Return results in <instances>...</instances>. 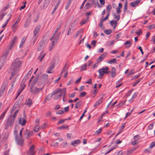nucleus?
<instances>
[{
    "instance_id": "obj_1",
    "label": "nucleus",
    "mask_w": 155,
    "mask_h": 155,
    "mask_svg": "<svg viewBox=\"0 0 155 155\" xmlns=\"http://www.w3.org/2000/svg\"><path fill=\"white\" fill-rule=\"evenodd\" d=\"M21 64V61L19 60L18 58H16L14 61L10 68L11 76L10 79H11L15 74L18 72Z\"/></svg>"
},
{
    "instance_id": "obj_2",
    "label": "nucleus",
    "mask_w": 155,
    "mask_h": 155,
    "mask_svg": "<svg viewBox=\"0 0 155 155\" xmlns=\"http://www.w3.org/2000/svg\"><path fill=\"white\" fill-rule=\"evenodd\" d=\"M15 121V120L12 118V115H10L6 121L5 124V129H8L9 127H12L14 124Z\"/></svg>"
},
{
    "instance_id": "obj_3",
    "label": "nucleus",
    "mask_w": 155,
    "mask_h": 155,
    "mask_svg": "<svg viewBox=\"0 0 155 155\" xmlns=\"http://www.w3.org/2000/svg\"><path fill=\"white\" fill-rule=\"evenodd\" d=\"M109 68L108 67H106L105 68L100 69L98 70V72L100 74L98 77V78H101L104 75V74H108L110 72V71H108Z\"/></svg>"
},
{
    "instance_id": "obj_4",
    "label": "nucleus",
    "mask_w": 155,
    "mask_h": 155,
    "mask_svg": "<svg viewBox=\"0 0 155 155\" xmlns=\"http://www.w3.org/2000/svg\"><path fill=\"white\" fill-rule=\"evenodd\" d=\"M42 89V88H38L33 85H31L29 87V91L32 94L36 95L41 91Z\"/></svg>"
},
{
    "instance_id": "obj_5",
    "label": "nucleus",
    "mask_w": 155,
    "mask_h": 155,
    "mask_svg": "<svg viewBox=\"0 0 155 155\" xmlns=\"http://www.w3.org/2000/svg\"><path fill=\"white\" fill-rule=\"evenodd\" d=\"M25 81H22L20 84V86L21 87L19 88V89L18 91L17 95L16 98L20 95L21 93L23 91L24 89L25 88L26 85L25 84Z\"/></svg>"
},
{
    "instance_id": "obj_6",
    "label": "nucleus",
    "mask_w": 155,
    "mask_h": 155,
    "mask_svg": "<svg viewBox=\"0 0 155 155\" xmlns=\"http://www.w3.org/2000/svg\"><path fill=\"white\" fill-rule=\"evenodd\" d=\"M45 41L43 40L41 41L39 43L37 49L38 51H40L41 49L44 48L45 47Z\"/></svg>"
},
{
    "instance_id": "obj_7",
    "label": "nucleus",
    "mask_w": 155,
    "mask_h": 155,
    "mask_svg": "<svg viewBox=\"0 0 155 155\" xmlns=\"http://www.w3.org/2000/svg\"><path fill=\"white\" fill-rule=\"evenodd\" d=\"M20 21V17H18L15 22L14 23V25L12 26V28L13 29V31L14 32H15L18 26L17 24Z\"/></svg>"
},
{
    "instance_id": "obj_8",
    "label": "nucleus",
    "mask_w": 155,
    "mask_h": 155,
    "mask_svg": "<svg viewBox=\"0 0 155 155\" xmlns=\"http://www.w3.org/2000/svg\"><path fill=\"white\" fill-rule=\"evenodd\" d=\"M26 131L24 134L26 139H28L29 138L30 136H31L33 134V132L31 131H30L28 129L26 130Z\"/></svg>"
},
{
    "instance_id": "obj_9",
    "label": "nucleus",
    "mask_w": 155,
    "mask_h": 155,
    "mask_svg": "<svg viewBox=\"0 0 155 155\" xmlns=\"http://www.w3.org/2000/svg\"><path fill=\"white\" fill-rule=\"evenodd\" d=\"M17 144L20 146H22L23 145L24 140L22 138H20L18 137L15 138Z\"/></svg>"
},
{
    "instance_id": "obj_10",
    "label": "nucleus",
    "mask_w": 155,
    "mask_h": 155,
    "mask_svg": "<svg viewBox=\"0 0 155 155\" xmlns=\"http://www.w3.org/2000/svg\"><path fill=\"white\" fill-rule=\"evenodd\" d=\"M41 28V26L38 25L35 28L33 31L34 37L38 36L37 34L39 33Z\"/></svg>"
},
{
    "instance_id": "obj_11",
    "label": "nucleus",
    "mask_w": 155,
    "mask_h": 155,
    "mask_svg": "<svg viewBox=\"0 0 155 155\" xmlns=\"http://www.w3.org/2000/svg\"><path fill=\"white\" fill-rule=\"evenodd\" d=\"M35 146L34 145H32L28 151V154L29 155H34L35 153L34 150Z\"/></svg>"
},
{
    "instance_id": "obj_12",
    "label": "nucleus",
    "mask_w": 155,
    "mask_h": 155,
    "mask_svg": "<svg viewBox=\"0 0 155 155\" xmlns=\"http://www.w3.org/2000/svg\"><path fill=\"white\" fill-rule=\"evenodd\" d=\"M107 53H104L102 54L98 58L97 60V61L98 62H101L102 61L105 57L107 55Z\"/></svg>"
},
{
    "instance_id": "obj_13",
    "label": "nucleus",
    "mask_w": 155,
    "mask_h": 155,
    "mask_svg": "<svg viewBox=\"0 0 155 155\" xmlns=\"http://www.w3.org/2000/svg\"><path fill=\"white\" fill-rule=\"evenodd\" d=\"M45 54V53L43 51L41 52L40 55L38 58V59L40 61H42Z\"/></svg>"
},
{
    "instance_id": "obj_14",
    "label": "nucleus",
    "mask_w": 155,
    "mask_h": 155,
    "mask_svg": "<svg viewBox=\"0 0 155 155\" xmlns=\"http://www.w3.org/2000/svg\"><path fill=\"white\" fill-rule=\"evenodd\" d=\"M80 143V140H77L73 141L71 143V144L74 147H75Z\"/></svg>"
},
{
    "instance_id": "obj_15",
    "label": "nucleus",
    "mask_w": 155,
    "mask_h": 155,
    "mask_svg": "<svg viewBox=\"0 0 155 155\" xmlns=\"http://www.w3.org/2000/svg\"><path fill=\"white\" fill-rule=\"evenodd\" d=\"M140 2V0H137L135 1L132 2L130 3V5L132 7H134L136 6Z\"/></svg>"
},
{
    "instance_id": "obj_16",
    "label": "nucleus",
    "mask_w": 155,
    "mask_h": 155,
    "mask_svg": "<svg viewBox=\"0 0 155 155\" xmlns=\"http://www.w3.org/2000/svg\"><path fill=\"white\" fill-rule=\"evenodd\" d=\"M55 65L54 64H52L48 68V71H47V73H52L51 71L54 67Z\"/></svg>"
},
{
    "instance_id": "obj_17",
    "label": "nucleus",
    "mask_w": 155,
    "mask_h": 155,
    "mask_svg": "<svg viewBox=\"0 0 155 155\" xmlns=\"http://www.w3.org/2000/svg\"><path fill=\"white\" fill-rule=\"evenodd\" d=\"M32 104V100L30 98H28L26 100L25 104L28 106V107H30Z\"/></svg>"
},
{
    "instance_id": "obj_18",
    "label": "nucleus",
    "mask_w": 155,
    "mask_h": 155,
    "mask_svg": "<svg viewBox=\"0 0 155 155\" xmlns=\"http://www.w3.org/2000/svg\"><path fill=\"white\" fill-rule=\"evenodd\" d=\"M117 21L112 20L110 21V24L111 26H113L114 29H115L117 25Z\"/></svg>"
},
{
    "instance_id": "obj_19",
    "label": "nucleus",
    "mask_w": 155,
    "mask_h": 155,
    "mask_svg": "<svg viewBox=\"0 0 155 155\" xmlns=\"http://www.w3.org/2000/svg\"><path fill=\"white\" fill-rule=\"evenodd\" d=\"M111 72L112 77L113 78L116 75V68L114 67L112 68Z\"/></svg>"
},
{
    "instance_id": "obj_20",
    "label": "nucleus",
    "mask_w": 155,
    "mask_h": 155,
    "mask_svg": "<svg viewBox=\"0 0 155 155\" xmlns=\"http://www.w3.org/2000/svg\"><path fill=\"white\" fill-rule=\"evenodd\" d=\"M19 121L20 124L24 126L25 125L26 121L25 119L23 118H21L19 120Z\"/></svg>"
},
{
    "instance_id": "obj_21",
    "label": "nucleus",
    "mask_w": 155,
    "mask_h": 155,
    "mask_svg": "<svg viewBox=\"0 0 155 155\" xmlns=\"http://www.w3.org/2000/svg\"><path fill=\"white\" fill-rule=\"evenodd\" d=\"M6 87L5 85H3L1 87V90H0V97H1L2 94L5 91V90Z\"/></svg>"
},
{
    "instance_id": "obj_22",
    "label": "nucleus",
    "mask_w": 155,
    "mask_h": 155,
    "mask_svg": "<svg viewBox=\"0 0 155 155\" xmlns=\"http://www.w3.org/2000/svg\"><path fill=\"white\" fill-rule=\"evenodd\" d=\"M103 97H101L98 101H97L94 105V107H96L97 106H98L102 102Z\"/></svg>"
},
{
    "instance_id": "obj_23",
    "label": "nucleus",
    "mask_w": 155,
    "mask_h": 155,
    "mask_svg": "<svg viewBox=\"0 0 155 155\" xmlns=\"http://www.w3.org/2000/svg\"><path fill=\"white\" fill-rule=\"evenodd\" d=\"M51 0H45L43 6L44 8L47 7L49 5Z\"/></svg>"
},
{
    "instance_id": "obj_24",
    "label": "nucleus",
    "mask_w": 155,
    "mask_h": 155,
    "mask_svg": "<svg viewBox=\"0 0 155 155\" xmlns=\"http://www.w3.org/2000/svg\"><path fill=\"white\" fill-rule=\"evenodd\" d=\"M127 4H128V2L127 0H126L125 1V3L124 5V13L126 12V11L127 10Z\"/></svg>"
},
{
    "instance_id": "obj_25",
    "label": "nucleus",
    "mask_w": 155,
    "mask_h": 155,
    "mask_svg": "<svg viewBox=\"0 0 155 155\" xmlns=\"http://www.w3.org/2000/svg\"><path fill=\"white\" fill-rule=\"evenodd\" d=\"M132 42L130 41H127L124 44L126 45V48H129L131 45Z\"/></svg>"
},
{
    "instance_id": "obj_26",
    "label": "nucleus",
    "mask_w": 155,
    "mask_h": 155,
    "mask_svg": "<svg viewBox=\"0 0 155 155\" xmlns=\"http://www.w3.org/2000/svg\"><path fill=\"white\" fill-rule=\"evenodd\" d=\"M26 39V38L25 37H23V38H22V39L21 42L20 43V46H19V47L20 48H21L23 46L24 43H25V41Z\"/></svg>"
},
{
    "instance_id": "obj_27",
    "label": "nucleus",
    "mask_w": 155,
    "mask_h": 155,
    "mask_svg": "<svg viewBox=\"0 0 155 155\" xmlns=\"http://www.w3.org/2000/svg\"><path fill=\"white\" fill-rule=\"evenodd\" d=\"M61 88H58L55 91H54L52 94V95L53 96L54 95H55L56 94H58V93L59 92H61Z\"/></svg>"
},
{
    "instance_id": "obj_28",
    "label": "nucleus",
    "mask_w": 155,
    "mask_h": 155,
    "mask_svg": "<svg viewBox=\"0 0 155 155\" xmlns=\"http://www.w3.org/2000/svg\"><path fill=\"white\" fill-rule=\"evenodd\" d=\"M112 7L111 5L109 4L106 7V10L108 13H109Z\"/></svg>"
},
{
    "instance_id": "obj_29",
    "label": "nucleus",
    "mask_w": 155,
    "mask_h": 155,
    "mask_svg": "<svg viewBox=\"0 0 155 155\" xmlns=\"http://www.w3.org/2000/svg\"><path fill=\"white\" fill-rule=\"evenodd\" d=\"M52 96H53L52 95V94H51L50 96V94L48 95L45 98V100H44V102H45L47 101H49L50 100H51Z\"/></svg>"
},
{
    "instance_id": "obj_30",
    "label": "nucleus",
    "mask_w": 155,
    "mask_h": 155,
    "mask_svg": "<svg viewBox=\"0 0 155 155\" xmlns=\"http://www.w3.org/2000/svg\"><path fill=\"white\" fill-rule=\"evenodd\" d=\"M71 2V0H69L67 1L65 6V9L66 10H67L68 9V8L70 6Z\"/></svg>"
},
{
    "instance_id": "obj_31",
    "label": "nucleus",
    "mask_w": 155,
    "mask_h": 155,
    "mask_svg": "<svg viewBox=\"0 0 155 155\" xmlns=\"http://www.w3.org/2000/svg\"><path fill=\"white\" fill-rule=\"evenodd\" d=\"M81 104V101H78L76 104L75 107L76 109H77L80 107Z\"/></svg>"
},
{
    "instance_id": "obj_32",
    "label": "nucleus",
    "mask_w": 155,
    "mask_h": 155,
    "mask_svg": "<svg viewBox=\"0 0 155 155\" xmlns=\"http://www.w3.org/2000/svg\"><path fill=\"white\" fill-rule=\"evenodd\" d=\"M67 128L68 130V127L66 125H64L62 126H61L59 127L58 128V129H66Z\"/></svg>"
},
{
    "instance_id": "obj_33",
    "label": "nucleus",
    "mask_w": 155,
    "mask_h": 155,
    "mask_svg": "<svg viewBox=\"0 0 155 155\" xmlns=\"http://www.w3.org/2000/svg\"><path fill=\"white\" fill-rule=\"evenodd\" d=\"M61 32H59L57 35L55 37L54 39V41H55V43H56L58 41V39L59 38V37L60 35Z\"/></svg>"
},
{
    "instance_id": "obj_34",
    "label": "nucleus",
    "mask_w": 155,
    "mask_h": 155,
    "mask_svg": "<svg viewBox=\"0 0 155 155\" xmlns=\"http://www.w3.org/2000/svg\"><path fill=\"white\" fill-rule=\"evenodd\" d=\"M87 64H84L83 65L81 66V71H83L84 70H86V67Z\"/></svg>"
},
{
    "instance_id": "obj_35",
    "label": "nucleus",
    "mask_w": 155,
    "mask_h": 155,
    "mask_svg": "<svg viewBox=\"0 0 155 155\" xmlns=\"http://www.w3.org/2000/svg\"><path fill=\"white\" fill-rule=\"evenodd\" d=\"M152 150V149L149 147H148V148H147L145 149L144 150V152H145L146 153H150L151 152V151Z\"/></svg>"
},
{
    "instance_id": "obj_36",
    "label": "nucleus",
    "mask_w": 155,
    "mask_h": 155,
    "mask_svg": "<svg viewBox=\"0 0 155 155\" xmlns=\"http://www.w3.org/2000/svg\"><path fill=\"white\" fill-rule=\"evenodd\" d=\"M117 62V59L114 58L111 59L110 61H108V63L111 64L112 63H115Z\"/></svg>"
},
{
    "instance_id": "obj_37",
    "label": "nucleus",
    "mask_w": 155,
    "mask_h": 155,
    "mask_svg": "<svg viewBox=\"0 0 155 155\" xmlns=\"http://www.w3.org/2000/svg\"><path fill=\"white\" fill-rule=\"evenodd\" d=\"M41 126H40L37 125L35 127L34 129V130L35 132H38Z\"/></svg>"
},
{
    "instance_id": "obj_38",
    "label": "nucleus",
    "mask_w": 155,
    "mask_h": 155,
    "mask_svg": "<svg viewBox=\"0 0 155 155\" xmlns=\"http://www.w3.org/2000/svg\"><path fill=\"white\" fill-rule=\"evenodd\" d=\"M141 137L139 135H137L135 136L134 137V139L135 140L137 141V140H140Z\"/></svg>"
},
{
    "instance_id": "obj_39",
    "label": "nucleus",
    "mask_w": 155,
    "mask_h": 155,
    "mask_svg": "<svg viewBox=\"0 0 155 155\" xmlns=\"http://www.w3.org/2000/svg\"><path fill=\"white\" fill-rule=\"evenodd\" d=\"M113 15L114 16V18L117 20V21H119L120 18V15L119 14H118V15H117L116 13H115Z\"/></svg>"
},
{
    "instance_id": "obj_40",
    "label": "nucleus",
    "mask_w": 155,
    "mask_h": 155,
    "mask_svg": "<svg viewBox=\"0 0 155 155\" xmlns=\"http://www.w3.org/2000/svg\"><path fill=\"white\" fill-rule=\"evenodd\" d=\"M30 23V21L28 19H27L26 20L25 22V25H24V27L25 28H26L28 27V25H29Z\"/></svg>"
},
{
    "instance_id": "obj_41",
    "label": "nucleus",
    "mask_w": 155,
    "mask_h": 155,
    "mask_svg": "<svg viewBox=\"0 0 155 155\" xmlns=\"http://www.w3.org/2000/svg\"><path fill=\"white\" fill-rule=\"evenodd\" d=\"M18 106V103H17V102H16L15 104L14 105V106L12 108V110L11 111V113H12L13 111H14L16 108L17 107V106Z\"/></svg>"
},
{
    "instance_id": "obj_42",
    "label": "nucleus",
    "mask_w": 155,
    "mask_h": 155,
    "mask_svg": "<svg viewBox=\"0 0 155 155\" xmlns=\"http://www.w3.org/2000/svg\"><path fill=\"white\" fill-rule=\"evenodd\" d=\"M54 2H57V4L55 7L58 8L61 3V0H54Z\"/></svg>"
},
{
    "instance_id": "obj_43",
    "label": "nucleus",
    "mask_w": 155,
    "mask_h": 155,
    "mask_svg": "<svg viewBox=\"0 0 155 155\" xmlns=\"http://www.w3.org/2000/svg\"><path fill=\"white\" fill-rule=\"evenodd\" d=\"M24 129V128H22L20 130V132H19V136H18L19 138H22V133Z\"/></svg>"
},
{
    "instance_id": "obj_44",
    "label": "nucleus",
    "mask_w": 155,
    "mask_h": 155,
    "mask_svg": "<svg viewBox=\"0 0 155 155\" xmlns=\"http://www.w3.org/2000/svg\"><path fill=\"white\" fill-rule=\"evenodd\" d=\"M19 111V110H16L14 114L13 117L12 116V118H14V120H15V119L16 117V115Z\"/></svg>"
},
{
    "instance_id": "obj_45",
    "label": "nucleus",
    "mask_w": 155,
    "mask_h": 155,
    "mask_svg": "<svg viewBox=\"0 0 155 155\" xmlns=\"http://www.w3.org/2000/svg\"><path fill=\"white\" fill-rule=\"evenodd\" d=\"M92 5V4H90L89 3H86L85 4V7H86V9H87L90 8H91Z\"/></svg>"
},
{
    "instance_id": "obj_46",
    "label": "nucleus",
    "mask_w": 155,
    "mask_h": 155,
    "mask_svg": "<svg viewBox=\"0 0 155 155\" xmlns=\"http://www.w3.org/2000/svg\"><path fill=\"white\" fill-rule=\"evenodd\" d=\"M29 76H30L28 75V74H26L22 81L25 82L29 78Z\"/></svg>"
},
{
    "instance_id": "obj_47",
    "label": "nucleus",
    "mask_w": 155,
    "mask_h": 155,
    "mask_svg": "<svg viewBox=\"0 0 155 155\" xmlns=\"http://www.w3.org/2000/svg\"><path fill=\"white\" fill-rule=\"evenodd\" d=\"M61 92L60 93V94L62 95V96L64 94H65L66 93V88H64L62 89H61Z\"/></svg>"
},
{
    "instance_id": "obj_48",
    "label": "nucleus",
    "mask_w": 155,
    "mask_h": 155,
    "mask_svg": "<svg viewBox=\"0 0 155 155\" xmlns=\"http://www.w3.org/2000/svg\"><path fill=\"white\" fill-rule=\"evenodd\" d=\"M9 53V52L8 51H7L4 52L3 54V56L6 58L8 55Z\"/></svg>"
},
{
    "instance_id": "obj_49",
    "label": "nucleus",
    "mask_w": 155,
    "mask_h": 155,
    "mask_svg": "<svg viewBox=\"0 0 155 155\" xmlns=\"http://www.w3.org/2000/svg\"><path fill=\"white\" fill-rule=\"evenodd\" d=\"M38 78H35V79L33 82L32 83L31 85H33V86H34V85L37 82V81H38Z\"/></svg>"
},
{
    "instance_id": "obj_50",
    "label": "nucleus",
    "mask_w": 155,
    "mask_h": 155,
    "mask_svg": "<svg viewBox=\"0 0 155 155\" xmlns=\"http://www.w3.org/2000/svg\"><path fill=\"white\" fill-rule=\"evenodd\" d=\"M142 79L141 78H139L138 79H137V81L135 82L134 84L133 85V86H135Z\"/></svg>"
},
{
    "instance_id": "obj_51",
    "label": "nucleus",
    "mask_w": 155,
    "mask_h": 155,
    "mask_svg": "<svg viewBox=\"0 0 155 155\" xmlns=\"http://www.w3.org/2000/svg\"><path fill=\"white\" fill-rule=\"evenodd\" d=\"M104 32L105 34L108 35L111 33V31L110 30H106Z\"/></svg>"
},
{
    "instance_id": "obj_52",
    "label": "nucleus",
    "mask_w": 155,
    "mask_h": 155,
    "mask_svg": "<svg viewBox=\"0 0 155 155\" xmlns=\"http://www.w3.org/2000/svg\"><path fill=\"white\" fill-rule=\"evenodd\" d=\"M87 94V93L85 92H81L80 94V97H83L85 96Z\"/></svg>"
},
{
    "instance_id": "obj_53",
    "label": "nucleus",
    "mask_w": 155,
    "mask_h": 155,
    "mask_svg": "<svg viewBox=\"0 0 155 155\" xmlns=\"http://www.w3.org/2000/svg\"><path fill=\"white\" fill-rule=\"evenodd\" d=\"M42 78L45 80H47L48 78V75L46 74H44L42 76Z\"/></svg>"
},
{
    "instance_id": "obj_54",
    "label": "nucleus",
    "mask_w": 155,
    "mask_h": 155,
    "mask_svg": "<svg viewBox=\"0 0 155 155\" xmlns=\"http://www.w3.org/2000/svg\"><path fill=\"white\" fill-rule=\"evenodd\" d=\"M62 96V95L61 94H59L58 95H55L54 97V99L55 100H57L59 99L61 96Z\"/></svg>"
},
{
    "instance_id": "obj_55",
    "label": "nucleus",
    "mask_w": 155,
    "mask_h": 155,
    "mask_svg": "<svg viewBox=\"0 0 155 155\" xmlns=\"http://www.w3.org/2000/svg\"><path fill=\"white\" fill-rule=\"evenodd\" d=\"M67 120V119L60 120L57 123L58 124H59L64 123V121Z\"/></svg>"
},
{
    "instance_id": "obj_56",
    "label": "nucleus",
    "mask_w": 155,
    "mask_h": 155,
    "mask_svg": "<svg viewBox=\"0 0 155 155\" xmlns=\"http://www.w3.org/2000/svg\"><path fill=\"white\" fill-rule=\"evenodd\" d=\"M18 132L17 130H14V134L15 135V138H17V137H18Z\"/></svg>"
},
{
    "instance_id": "obj_57",
    "label": "nucleus",
    "mask_w": 155,
    "mask_h": 155,
    "mask_svg": "<svg viewBox=\"0 0 155 155\" xmlns=\"http://www.w3.org/2000/svg\"><path fill=\"white\" fill-rule=\"evenodd\" d=\"M88 19L84 20L83 19L80 23L81 25H83L84 24L88 21Z\"/></svg>"
},
{
    "instance_id": "obj_58",
    "label": "nucleus",
    "mask_w": 155,
    "mask_h": 155,
    "mask_svg": "<svg viewBox=\"0 0 155 155\" xmlns=\"http://www.w3.org/2000/svg\"><path fill=\"white\" fill-rule=\"evenodd\" d=\"M155 146V142H153L151 143L150 144V147L152 149V148L154 147Z\"/></svg>"
},
{
    "instance_id": "obj_59",
    "label": "nucleus",
    "mask_w": 155,
    "mask_h": 155,
    "mask_svg": "<svg viewBox=\"0 0 155 155\" xmlns=\"http://www.w3.org/2000/svg\"><path fill=\"white\" fill-rule=\"evenodd\" d=\"M109 15V13H108L107 15L105 17V18H103V19H101V20H102L103 21H104L106 20L108 18Z\"/></svg>"
},
{
    "instance_id": "obj_60",
    "label": "nucleus",
    "mask_w": 155,
    "mask_h": 155,
    "mask_svg": "<svg viewBox=\"0 0 155 155\" xmlns=\"http://www.w3.org/2000/svg\"><path fill=\"white\" fill-rule=\"evenodd\" d=\"M14 44V43H13V42H11L9 46V49L11 50L13 48V45Z\"/></svg>"
},
{
    "instance_id": "obj_61",
    "label": "nucleus",
    "mask_w": 155,
    "mask_h": 155,
    "mask_svg": "<svg viewBox=\"0 0 155 155\" xmlns=\"http://www.w3.org/2000/svg\"><path fill=\"white\" fill-rule=\"evenodd\" d=\"M10 6V4H8L3 9V10L4 11H5L7 10V9Z\"/></svg>"
},
{
    "instance_id": "obj_62",
    "label": "nucleus",
    "mask_w": 155,
    "mask_h": 155,
    "mask_svg": "<svg viewBox=\"0 0 155 155\" xmlns=\"http://www.w3.org/2000/svg\"><path fill=\"white\" fill-rule=\"evenodd\" d=\"M64 112L63 110H59L57 111L56 114H62L64 113Z\"/></svg>"
},
{
    "instance_id": "obj_63",
    "label": "nucleus",
    "mask_w": 155,
    "mask_h": 155,
    "mask_svg": "<svg viewBox=\"0 0 155 155\" xmlns=\"http://www.w3.org/2000/svg\"><path fill=\"white\" fill-rule=\"evenodd\" d=\"M97 42L95 40H93L91 42V45H93L94 47H95L96 45V43Z\"/></svg>"
},
{
    "instance_id": "obj_64",
    "label": "nucleus",
    "mask_w": 155,
    "mask_h": 155,
    "mask_svg": "<svg viewBox=\"0 0 155 155\" xmlns=\"http://www.w3.org/2000/svg\"><path fill=\"white\" fill-rule=\"evenodd\" d=\"M134 73V70L132 69L130 71V72L127 75L128 76H129L132 74H133Z\"/></svg>"
}]
</instances>
